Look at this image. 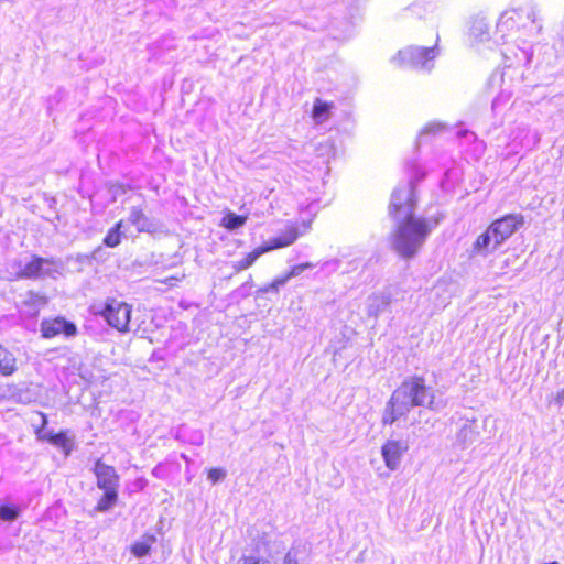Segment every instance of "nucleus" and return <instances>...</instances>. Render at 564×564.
<instances>
[{"label":"nucleus","mask_w":564,"mask_h":564,"mask_svg":"<svg viewBox=\"0 0 564 564\" xmlns=\"http://www.w3.org/2000/svg\"><path fill=\"white\" fill-rule=\"evenodd\" d=\"M409 180L399 183L393 189L389 204V216L395 223L392 236L393 249L405 259L414 257L424 245L432 230L443 219L442 214L431 217H416V186L426 173L415 163H406Z\"/></svg>","instance_id":"f257e3e1"},{"label":"nucleus","mask_w":564,"mask_h":564,"mask_svg":"<svg viewBox=\"0 0 564 564\" xmlns=\"http://www.w3.org/2000/svg\"><path fill=\"white\" fill-rule=\"evenodd\" d=\"M445 406L442 400H436L435 389L426 384L422 376H410L392 392L382 411V425L406 419L414 408H425L440 411Z\"/></svg>","instance_id":"f03ea898"},{"label":"nucleus","mask_w":564,"mask_h":564,"mask_svg":"<svg viewBox=\"0 0 564 564\" xmlns=\"http://www.w3.org/2000/svg\"><path fill=\"white\" fill-rule=\"evenodd\" d=\"M96 477V486L104 494L97 501L93 512H108L118 502L120 477L113 466L107 465L98 458L91 469Z\"/></svg>","instance_id":"7ed1b4c3"},{"label":"nucleus","mask_w":564,"mask_h":564,"mask_svg":"<svg viewBox=\"0 0 564 564\" xmlns=\"http://www.w3.org/2000/svg\"><path fill=\"white\" fill-rule=\"evenodd\" d=\"M13 265L19 269L17 276L20 279H55L64 269L63 262L56 258H43L36 254L23 263L22 260H15Z\"/></svg>","instance_id":"20e7f679"},{"label":"nucleus","mask_w":564,"mask_h":564,"mask_svg":"<svg viewBox=\"0 0 564 564\" xmlns=\"http://www.w3.org/2000/svg\"><path fill=\"white\" fill-rule=\"evenodd\" d=\"M437 55V45L433 47L408 46L399 51L398 55L393 57V62H398L401 66L430 72Z\"/></svg>","instance_id":"39448f33"},{"label":"nucleus","mask_w":564,"mask_h":564,"mask_svg":"<svg viewBox=\"0 0 564 564\" xmlns=\"http://www.w3.org/2000/svg\"><path fill=\"white\" fill-rule=\"evenodd\" d=\"M132 307L126 302L108 299L101 311L98 312L109 326L120 333L129 332Z\"/></svg>","instance_id":"423d86ee"},{"label":"nucleus","mask_w":564,"mask_h":564,"mask_svg":"<svg viewBox=\"0 0 564 564\" xmlns=\"http://www.w3.org/2000/svg\"><path fill=\"white\" fill-rule=\"evenodd\" d=\"M523 225L522 215L509 214L490 225V232L496 236V243H503L509 237H511L521 226Z\"/></svg>","instance_id":"0eeeda50"},{"label":"nucleus","mask_w":564,"mask_h":564,"mask_svg":"<svg viewBox=\"0 0 564 564\" xmlns=\"http://www.w3.org/2000/svg\"><path fill=\"white\" fill-rule=\"evenodd\" d=\"M41 333L44 338H53L58 335H64L68 338L77 334V326L64 317L43 319L41 322Z\"/></svg>","instance_id":"6e6552de"},{"label":"nucleus","mask_w":564,"mask_h":564,"mask_svg":"<svg viewBox=\"0 0 564 564\" xmlns=\"http://www.w3.org/2000/svg\"><path fill=\"white\" fill-rule=\"evenodd\" d=\"M409 444L406 440H389L381 447V454L386 466L395 470L400 466L402 456L408 452Z\"/></svg>","instance_id":"1a4fd4ad"},{"label":"nucleus","mask_w":564,"mask_h":564,"mask_svg":"<svg viewBox=\"0 0 564 564\" xmlns=\"http://www.w3.org/2000/svg\"><path fill=\"white\" fill-rule=\"evenodd\" d=\"M392 303V293L388 290L372 293L367 297L366 311L369 317L377 318Z\"/></svg>","instance_id":"9d476101"},{"label":"nucleus","mask_w":564,"mask_h":564,"mask_svg":"<svg viewBox=\"0 0 564 564\" xmlns=\"http://www.w3.org/2000/svg\"><path fill=\"white\" fill-rule=\"evenodd\" d=\"M128 221L137 228L139 232L154 234L159 230V224L149 218L141 207L132 206L129 213Z\"/></svg>","instance_id":"9b49d317"},{"label":"nucleus","mask_w":564,"mask_h":564,"mask_svg":"<svg viewBox=\"0 0 564 564\" xmlns=\"http://www.w3.org/2000/svg\"><path fill=\"white\" fill-rule=\"evenodd\" d=\"M495 234L490 232V226L478 236L473 245V252L477 256L487 257L488 254L496 251L501 243H496Z\"/></svg>","instance_id":"f8f14e48"},{"label":"nucleus","mask_w":564,"mask_h":564,"mask_svg":"<svg viewBox=\"0 0 564 564\" xmlns=\"http://www.w3.org/2000/svg\"><path fill=\"white\" fill-rule=\"evenodd\" d=\"M297 239V229L290 228L281 236L274 237L265 242L263 246L259 247L263 250V253L291 246Z\"/></svg>","instance_id":"ddd939ff"},{"label":"nucleus","mask_w":564,"mask_h":564,"mask_svg":"<svg viewBox=\"0 0 564 564\" xmlns=\"http://www.w3.org/2000/svg\"><path fill=\"white\" fill-rule=\"evenodd\" d=\"M47 300L44 295L35 292H28L25 299L22 301V312L30 316H36L40 310L45 306Z\"/></svg>","instance_id":"4468645a"},{"label":"nucleus","mask_w":564,"mask_h":564,"mask_svg":"<svg viewBox=\"0 0 564 564\" xmlns=\"http://www.w3.org/2000/svg\"><path fill=\"white\" fill-rule=\"evenodd\" d=\"M17 358L12 351L0 345V375L12 376L17 371Z\"/></svg>","instance_id":"2eb2a0df"},{"label":"nucleus","mask_w":564,"mask_h":564,"mask_svg":"<svg viewBox=\"0 0 564 564\" xmlns=\"http://www.w3.org/2000/svg\"><path fill=\"white\" fill-rule=\"evenodd\" d=\"M53 445L61 448L67 457L74 451L75 435H70L68 430H62L54 436Z\"/></svg>","instance_id":"dca6fc26"},{"label":"nucleus","mask_w":564,"mask_h":564,"mask_svg":"<svg viewBox=\"0 0 564 564\" xmlns=\"http://www.w3.org/2000/svg\"><path fill=\"white\" fill-rule=\"evenodd\" d=\"M263 254V250L260 249L259 247L256 248L254 250H252L251 252H249L245 258L240 259V260H236V261H232L231 262V267L232 269L236 271V272H240L242 270H247L248 268H250L258 259L260 256Z\"/></svg>","instance_id":"f3484780"},{"label":"nucleus","mask_w":564,"mask_h":564,"mask_svg":"<svg viewBox=\"0 0 564 564\" xmlns=\"http://www.w3.org/2000/svg\"><path fill=\"white\" fill-rule=\"evenodd\" d=\"M332 108L333 104H328L319 98H316L312 111L313 119L319 123L324 122L328 119Z\"/></svg>","instance_id":"a211bd4d"},{"label":"nucleus","mask_w":564,"mask_h":564,"mask_svg":"<svg viewBox=\"0 0 564 564\" xmlns=\"http://www.w3.org/2000/svg\"><path fill=\"white\" fill-rule=\"evenodd\" d=\"M123 220H119L112 228H110L104 238V245L109 248H115L120 245L121 237L123 236L121 228Z\"/></svg>","instance_id":"6ab92c4d"},{"label":"nucleus","mask_w":564,"mask_h":564,"mask_svg":"<svg viewBox=\"0 0 564 564\" xmlns=\"http://www.w3.org/2000/svg\"><path fill=\"white\" fill-rule=\"evenodd\" d=\"M155 541L154 536H143L141 540L131 545V553L137 557H144L149 554L152 543Z\"/></svg>","instance_id":"aec40b11"},{"label":"nucleus","mask_w":564,"mask_h":564,"mask_svg":"<svg viewBox=\"0 0 564 564\" xmlns=\"http://www.w3.org/2000/svg\"><path fill=\"white\" fill-rule=\"evenodd\" d=\"M247 221V217L237 215L232 212L227 213L221 219V226L228 230H236L242 227Z\"/></svg>","instance_id":"412c9836"},{"label":"nucleus","mask_w":564,"mask_h":564,"mask_svg":"<svg viewBox=\"0 0 564 564\" xmlns=\"http://www.w3.org/2000/svg\"><path fill=\"white\" fill-rule=\"evenodd\" d=\"M21 514V509L13 503H1L0 505V519L2 521L12 522L17 520Z\"/></svg>","instance_id":"4be33fe9"},{"label":"nucleus","mask_w":564,"mask_h":564,"mask_svg":"<svg viewBox=\"0 0 564 564\" xmlns=\"http://www.w3.org/2000/svg\"><path fill=\"white\" fill-rule=\"evenodd\" d=\"M42 425L35 431L36 437L40 441H46L53 445L54 436L56 433L53 430H46L47 417L45 414L41 413Z\"/></svg>","instance_id":"5701e85b"},{"label":"nucleus","mask_w":564,"mask_h":564,"mask_svg":"<svg viewBox=\"0 0 564 564\" xmlns=\"http://www.w3.org/2000/svg\"><path fill=\"white\" fill-rule=\"evenodd\" d=\"M470 32L475 37H478L480 41H485L488 39V24L485 19H476L471 26Z\"/></svg>","instance_id":"b1692460"},{"label":"nucleus","mask_w":564,"mask_h":564,"mask_svg":"<svg viewBox=\"0 0 564 564\" xmlns=\"http://www.w3.org/2000/svg\"><path fill=\"white\" fill-rule=\"evenodd\" d=\"M312 268H314V264L311 262H304V263L293 265L286 274L282 275V279H285V283H286L290 279L299 276L306 269H312Z\"/></svg>","instance_id":"393cba45"},{"label":"nucleus","mask_w":564,"mask_h":564,"mask_svg":"<svg viewBox=\"0 0 564 564\" xmlns=\"http://www.w3.org/2000/svg\"><path fill=\"white\" fill-rule=\"evenodd\" d=\"M237 564H271V561L264 556L250 554V555H242Z\"/></svg>","instance_id":"a878e982"},{"label":"nucleus","mask_w":564,"mask_h":564,"mask_svg":"<svg viewBox=\"0 0 564 564\" xmlns=\"http://www.w3.org/2000/svg\"><path fill=\"white\" fill-rule=\"evenodd\" d=\"M283 285H285V279H282V276H278L271 283L261 288L259 290V292L260 293H269V292L278 293L280 288Z\"/></svg>","instance_id":"bb28decb"},{"label":"nucleus","mask_w":564,"mask_h":564,"mask_svg":"<svg viewBox=\"0 0 564 564\" xmlns=\"http://www.w3.org/2000/svg\"><path fill=\"white\" fill-rule=\"evenodd\" d=\"M227 473L224 468L214 467L208 470L207 478L213 482H219L225 479Z\"/></svg>","instance_id":"cd10ccee"},{"label":"nucleus","mask_w":564,"mask_h":564,"mask_svg":"<svg viewBox=\"0 0 564 564\" xmlns=\"http://www.w3.org/2000/svg\"><path fill=\"white\" fill-rule=\"evenodd\" d=\"M442 129V126L441 124H435V123H431V124H427L420 133L419 135V140H417V143L420 144L421 142H423V140L425 139L426 135H429L430 133H436L437 131H441Z\"/></svg>","instance_id":"c85d7f7f"},{"label":"nucleus","mask_w":564,"mask_h":564,"mask_svg":"<svg viewBox=\"0 0 564 564\" xmlns=\"http://www.w3.org/2000/svg\"><path fill=\"white\" fill-rule=\"evenodd\" d=\"M513 25H514V23H513V17L509 15V13H508V12H505V13L500 17V19H499V21H498V23H497V26H498L499 29H502L503 26H506L507 29H509V28H513Z\"/></svg>","instance_id":"c756f323"},{"label":"nucleus","mask_w":564,"mask_h":564,"mask_svg":"<svg viewBox=\"0 0 564 564\" xmlns=\"http://www.w3.org/2000/svg\"><path fill=\"white\" fill-rule=\"evenodd\" d=\"M340 259H332L323 263V269L327 271H337L340 268Z\"/></svg>","instance_id":"7c9ffc66"},{"label":"nucleus","mask_w":564,"mask_h":564,"mask_svg":"<svg viewBox=\"0 0 564 564\" xmlns=\"http://www.w3.org/2000/svg\"><path fill=\"white\" fill-rule=\"evenodd\" d=\"M282 564H299L296 554L292 551H289L283 558Z\"/></svg>","instance_id":"2f4dec72"},{"label":"nucleus","mask_w":564,"mask_h":564,"mask_svg":"<svg viewBox=\"0 0 564 564\" xmlns=\"http://www.w3.org/2000/svg\"><path fill=\"white\" fill-rule=\"evenodd\" d=\"M204 436L200 432H194L191 442L195 445H202L203 444Z\"/></svg>","instance_id":"473e14b6"},{"label":"nucleus","mask_w":564,"mask_h":564,"mask_svg":"<svg viewBox=\"0 0 564 564\" xmlns=\"http://www.w3.org/2000/svg\"><path fill=\"white\" fill-rule=\"evenodd\" d=\"M555 402L558 406H562L564 403V388L557 392L555 397Z\"/></svg>","instance_id":"72a5a7b5"},{"label":"nucleus","mask_w":564,"mask_h":564,"mask_svg":"<svg viewBox=\"0 0 564 564\" xmlns=\"http://www.w3.org/2000/svg\"><path fill=\"white\" fill-rule=\"evenodd\" d=\"M501 97H497L494 99L492 101V109L496 110L498 108V106L500 105V101H501Z\"/></svg>","instance_id":"f704fd0d"},{"label":"nucleus","mask_w":564,"mask_h":564,"mask_svg":"<svg viewBox=\"0 0 564 564\" xmlns=\"http://www.w3.org/2000/svg\"><path fill=\"white\" fill-rule=\"evenodd\" d=\"M100 252H101V248H100V247H99V248H97V249H95V250L93 251V253H91V258H93V259H98V254H99Z\"/></svg>","instance_id":"c9c22d12"},{"label":"nucleus","mask_w":564,"mask_h":564,"mask_svg":"<svg viewBox=\"0 0 564 564\" xmlns=\"http://www.w3.org/2000/svg\"><path fill=\"white\" fill-rule=\"evenodd\" d=\"M137 482H138V485H139V487H140L141 489H143V488H144V486L147 485V480H145V479H143V478L138 479V481H137Z\"/></svg>","instance_id":"e433bc0d"},{"label":"nucleus","mask_w":564,"mask_h":564,"mask_svg":"<svg viewBox=\"0 0 564 564\" xmlns=\"http://www.w3.org/2000/svg\"><path fill=\"white\" fill-rule=\"evenodd\" d=\"M181 458L187 464L191 463V458L186 454H181Z\"/></svg>","instance_id":"4c0bfd02"},{"label":"nucleus","mask_w":564,"mask_h":564,"mask_svg":"<svg viewBox=\"0 0 564 564\" xmlns=\"http://www.w3.org/2000/svg\"><path fill=\"white\" fill-rule=\"evenodd\" d=\"M522 54L524 55L525 61L529 63V62H530L531 56L528 54V52H527V51H522Z\"/></svg>","instance_id":"58836bf2"},{"label":"nucleus","mask_w":564,"mask_h":564,"mask_svg":"<svg viewBox=\"0 0 564 564\" xmlns=\"http://www.w3.org/2000/svg\"><path fill=\"white\" fill-rule=\"evenodd\" d=\"M158 469H159V467H155V468L152 470V474H153L154 476H156V477L160 475V471H158Z\"/></svg>","instance_id":"ea45409f"},{"label":"nucleus","mask_w":564,"mask_h":564,"mask_svg":"<svg viewBox=\"0 0 564 564\" xmlns=\"http://www.w3.org/2000/svg\"><path fill=\"white\" fill-rule=\"evenodd\" d=\"M158 469H159V467H155V468L152 470V474H153L154 476H156V477L160 475V471H158Z\"/></svg>","instance_id":"a19ab883"},{"label":"nucleus","mask_w":564,"mask_h":564,"mask_svg":"<svg viewBox=\"0 0 564 564\" xmlns=\"http://www.w3.org/2000/svg\"><path fill=\"white\" fill-rule=\"evenodd\" d=\"M465 433H467V430H466V429H464V430H460V434H459V437H460V436H462L463 434H465Z\"/></svg>","instance_id":"79ce46f5"},{"label":"nucleus","mask_w":564,"mask_h":564,"mask_svg":"<svg viewBox=\"0 0 564 564\" xmlns=\"http://www.w3.org/2000/svg\"><path fill=\"white\" fill-rule=\"evenodd\" d=\"M545 564H560L558 562H550V563H545Z\"/></svg>","instance_id":"37998d69"}]
</instances>
